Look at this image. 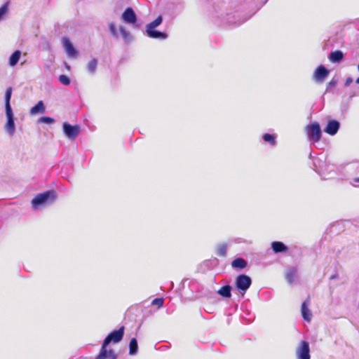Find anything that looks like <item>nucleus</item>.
<instances>
[{
    "instance_id": "nucleus-30",
    "label": "nucleus",
    "mask_w": 359,
    "mask_h": 359,
    "mask_svg": "<svg viewBox=\"0 0 359 359\" xmlns=\"http://www.w3.org/2000/svg\"><path fill=\"white\" fill-rule=\"evenodd\" d=\"M38 121H39V123L51 124V123H54L55 120L51 117L42 116L39 119Z\"/></svg>"
},
{
    "instance_id": "nucleus-21",
    "label": "nucleus",
    "mask_w": 359,
    "mask_h": 359,
    "mask_svg": "<svg viewBox=\"0 0 359 359\" xmlns=\"http://www.w3.org/2000/svg\"><path fill=\"white\" fill-rule=\"evenodd\" d=\"M12 95V88L9 87L5 93V109H12L11 106V98Z\"/></svg>"
},
{
    "instance_id": "nucleus-17",
    "label": "nucleus",
    "mask_w": 359,
    "mask_h": 359,
    "mask_svg": "<svg viewBox=\"0 0 359 359\" xmlns=\"http://www.w3.org/2000/svg\"><path fill=\"white\" fill-rule=\"evenodd\" d=\"M247 262L241 257L236 258L231 262V266L237 269H243L247 266Z\"/></svg>"
},
{
    "instance_id": "nucleus-16",
    "label": "nucleus",
    "mask_w": 359,
    "mask_h": 359,
    "mask_svg": "<svg viewBox=\"0 0 359 359\" xmlns=\"http://www.w3.org/2000/svg\"><path fill=\"white\" fill-rule=\"evenodd\" d=\"M231 285H225L217 291V294L224 298H230L231 297Z\"/></svg>"
},
{
    "instance_id": "nucleus-26",
    "label": "nucleus",
    "mask_w": 359,
    "mask_h": 359,
    "mask_svg": "<svg viewBox=\"0 0 359 359\" xmlns=\"http://www.w3.org/2000/svg\"><path fill=\"white\" fill-rule=\"evenodd\" d=\"M217 254L219 256L224 257L226 255V245L221 244L218 246L217 250Z\"/></svg>"
},
{
    "instance_id": "nucleus-41",
    "label": "nucleus",
    "mask_w": 359,
    "mask_h": 359,
    "mask_svg": "<svg viewBox=\"0 0 359 359\" xmlns=\"http://www.w3.org/2000/svg\"><path fill=\"white\" fill-rule=\"evenodd\" d=\"M358 70L359 72V64L358 65Z\"/></svg>"
},
{
    "instance_id": "nucleus-8",
    "label": "nucleus",
    "mask_w": 359,
    "mask_h": 359,
    "mask_svg": "<svg viewBox=\"0 0 359 359\" xmlns=\"http://www.w3.org/2000/svg\"><path fill=\"white\" fill-rule=\"evenodd\" d=\"M297 359H311L309 344L306 341L301 342L300 346L297 350Z\"/></svg>"
},
{
    "instance_id": "nucleus-38",
    "label": "nucleus",
    "mask_w": 359,
    "mask_h": 359,
    "mask_svg": "<svg viewBox=\"0 0 359 359\" xmlns=\"http://www.w3.org/2000/svg\"><path fill=\"white\" fill-rule=\"evenodd\" d=\"M355 95H356V94H355V93H353V94H352V95H351V97H353V96H355Z\"/></svg>"
},
{
    "instance_id": "nucleus-5",
    "label": "nucleus",
    "mask_w": 359,
    "mask_h": 359,
    "mask_svg": "<svg viewBox=\"0 0 359 359\" xmlns=\"http://www.w3.org/2000/svg\"><path fill=\"white\" fill-rule=\"evenodd\" d=\"M308 138L311 142H318L322 136V131L318 123L313 122L306 127Z\"/></svg>"
},
{
    "instance_id": "nucleus-28",
    "label": "nucleus",
    "mask_w": 359,
    "mask_h": 359,
    "mask_svg": "<svg viewBox=\"0 0 359 359\" xmlns=\"http://www.w3.org/2000/svg\"><path fill=\"white\" fill-rule=\"evenodd\" d=\"M109 32L110 33L115 37V38H118V32H117V29H116V25L114 22H110L109 24Z\"/></svg>"
},
{
    "instance_id": "nucleus-35",
    "label": "nucleus",
    "mask_w": 359,
    "mask_h": 359,
    "mask_svg": "<svg viewBox=\"0 0 359 359\" xmlns=\"http://www.w3.org/2000/svg\"><path fill=\"white\" fill-rule=\"evenodd\" d=\"M316 161L317 160H315L314 162H313V165H314V167H315V170L316 172H319V170H318V167L317 165V163H316Z\"/></svg>"
},
{
    "instance_id": "nucleus-33",
    "label": "nucleus",
    "mask_w": 359,
    "mask_h": 359,
    "mask_svg": "<svg viewBox=\"0 0 359 359\" xmlns=\"http://www.w3.org/2000/svg\"><path fill=\"white\" fill-rule=\"evenodd\" d=\"M351 184L354 187H359V177L353 178L351 181Z\"/></svg>"
},
{
    "instance_id": "nucleus-6",
    "label": "nucleus",
    "mask_w": 359,
    "mask_h": 359,
    "mask_svg": "<svg viewBox=\"0 0 359 359\" xmlns=\"http://www.w3.org/2000/svg\"><path fill=\"white\" fill-rule=\"evenodd\" d=\"M63 132L69 140H74L79 133L80 128L79 126H72L67 122L62 125Z\"/></svg>"
},
{
    "instance_id": "nucleus-27",
    "label": "nucleus",
    "mask_w": 359,
    "mask_h": 359,
    "mask_svg": "<svg viewBox=\"0 0 359 359\" xmlns=\"http://www.w3.org/2000/svg\"><path fill=\"white\" fill-rule=\"evenodd\" d=\"M8 10V2H6L0 7V20H2L4 16L7 13Z\"/></svg>"
},
{
    "instance_id": "nucleus-20",
    "label": "nucleus",
    "mask_w": 359,
    "mask_h": 359,
    "mask_svg": "<svg viewBox=\"0 0 359 359\" xmlns=\"http://www.w3.org/2000/svg\"><path fill=\"white\" fill-rule=\"evenodd\" d=\"M45 111V106L43 101H39L36 104H35L30 109V114L32 115L37 114L39 113H43Z\"/></svg>"
},
{
    "instance_id": "nucleus-18",
    "label": "nucleus",
    "mask_w": 359,
    "mask_h": 359,
    "mask_svg": "<svg viewBox=\"0 0 359 359\" xmlns=\"http://www.w3.org/2000/svg\"><path fill=\"white\" fill-rule=\"evenodd\" d=\"M21 56V51L19 50H15L9 57V65L11 67L15 66L20 60Z\"/></svg>"
},
{
    "instance_id": "nucleus-2",
    "label": "nucleus",
    "mask_w": 359,
    "mask_h": 359,
    "mask_svg": "<svg viewBox=\"0 0 359 359\" xmlns=\"http://www.w3.org/2000/svg\"><path fill=\"white\" fill-rule=\"evenodd\" d=\"M57 194L53 190H48L37 194L32 200V205L34 209H39L43 206L52 204L56 199Z\"/></svg>"
},
{
    "instance_id": "nucleus-14",
    "label": "nucleus",
    "mask_w": 359,
    "mask_h": 359,
    "mask_svg": "<svg viewBox=\"0 0 359 359\" xmlns=\"http://www.w3.org/2000/svg\"><path fill=\"white\" fill-rule=\"evenodd\" d=\"M297 278V268L292 266L289 268L285 273V279L288 284H294Z\"/></svg>"
},
{
    "instance_id": "nucleus-7",
    "label": "nucleus",
    "mask_w": 359,
    "mask_h": 359,
    "mask_svg": "<svg viewBox=\"0 0 359 359\" xmlns=\"http://www.w3.org/2000/svg\"><path fill=\"white\" fill-rule=\"evenodd\" d=\"M6 116V123L5 125V130L11 135H13L15 132V126L14 121V115L12 109H5Z\"/></svg>"
},
{
    "instance_id": "nucleus-4",
    "label": "nucleus",
    "mask_w": 359,
    "mask_h": 359,
    "mask_svg": "<svg viewBox=\"0 0 359 359\" xmlns=\"http://www.w3.org/2000/svg\"><path fill=\"white\" fill-rule=\"evenodd\" d=\"M252 285L251 278L244 273L239 274L235 280V286L238 291L243 296Z\"/></svg>"
},
{
    "instance_id": "nucleus-37",
    "label": "nucleus",
    "mask_w": 359,
    "mask_h": 359,
    "mask_svg": "<svg viewBox=\"0 0 359 359\" xmlns=\"http://www.w3.org/2000/svg\"><path fill=\"white\" fill-rule=\"evenodd\" d=\"M356 83L359 84V77L355 81Z\"/></svg>"
},
{
    "instance_id": "nucleus-32",
    "label": "nucleus",
    "mask_w": 359,
    "mask_h": 359,
    "mask_svg": "<svg viewBox=\"0 0 359 359\" xmlns=\"http://www.w3.org/2000/svg\"><path fill=\"white\" fill-rule=\"evenodd\" d=\"M152 305H156L158 308L162 307L163 305V298H155L151 302Z\"/></svg>"
},
{
    "instance_id": "nucleus-24",
    "label": "nucleus",
    "mask_w": 359,
    "mask_h": 359,
    "mask_svg": "<svg viewBox=\"0 0 359 359\" xmlns=\"http://www.w3.org/2000/svg\"><path fill=\"white\" fill-rule=\"evenodd\" d=\"M97 65V60L95 58L92 59L87 65L88 72L91 74H95L96 72Z\"/></svg>"
},
{
    "instance_id": "nucleus-19",
    "label": "nucleus",
    "mask_w": 359,
    "mask_h": 359,
    "mask_svg": "<svg viewBox=\"0 0 359 359\" xmlns=\"http://www.w3.org/2000/svg\"><path fill=\"white\" fill-rule=\"evenodd\" d=\"M344 58V54L341 50L331 52L329 59L332 62H339Z\"/></svg>"
},
{
    "instance_id": "nucleus-34",
    "label": "nucleus",
    "mask_w": 359,
    "mask_h": 359,
    "mask_svg": "<svg viewBox=\"0 0 359 359\" xmlns=\"http://www.w3.org/2000/svg\"><path fill=\"white\" fill-rule=\"evenodd\" d=\"M352 82H353L352 78L348 77L345 81V86H349Z\"/></svg>"
},
{
    "instance_id": "nucleus-13",
    "label": "nucleus",
    "mask_w": 359,
    "mask_h": 359,
    "mask_svg": "<svg viewBox=\"0 0 359 359\" xmlns=\"http://www.w3.org/2000/svg\"><path fill=\"white\" fill-rule=\"evenodd\" d=\"M309 300L306 299L302 304L301 306V313L302 318H304V320L307 322H310L312 318V313L309 309Z\"/></svg>"
},
{
    "instance_id": "nucleus-22",
    "label": "nucleus",
    "mask_w": 359,
    "mask_h": 359,
    "mask_svg": "<svg viewBox=\"0 0 359 359\" xmlns=\"http://www.w3.org/2000/svg\"><path fill=\"white\" fill-rule=\"evenodd\" d=\"M138 350L137 341L135 338H132L129 344V354L135 355Z\"/></svg>"
},
{
    "instance_id": "nucleus-3",
    "label": "nucleus",
    "mask_w": 359,
    "mask_h": 359,
    "mask_svg": "<svg viewBox=\"0 0 359 359\" xmlns=\"http://www.w3.org/2000/svg\"><path fill=\"white\" fill-rule=\"evenodd\" d=\"M162 22L163 18L161 15H159L154 21L147 25L146 33L149 37L159 39H165L168 38V34L165 32L155 29L162 23Z\"/></svg>"
},
{
    "instance_id": "nucleus-1",
    "label": "nucleus",
    "mask_w": 359,
    "mask_h": 359,
    "mask_svg": "<svg viewBox=\"0 0 359 359\" xmlns=\"http://www.w3.org/2000/svg\"><path fill=\"white\" fill-rule=\"evenodd\" d=\"M124 327L111 332L104 339L100 352L96 359H116L117 355L111 349L107 350V347L110 343L116 344L121 341L124 335Z\"/></svg>"
},
{
    "instance_id": "nucleus-11",
    "label": "nucleus",
    "mask_w": 359,
    "mask_h": 359,
    "mask_svg": "<svg viewBox=\"0 0 359 359\" xmlns=\"http://www.w3.org/2000/svg\"><path fill=\"white\" fill-rule=\"evenodd\" d=\"M340 128V123L337 120H330L327 122L324 132L330 135H334Z\"/></svg>"
},
{
    "instance_id": "nucleus-36",
    "label": "nucleus",
    "mask_w": 359,
    "mask_h": 359,
    "mask_svg": "<svg viewBox=\"0 0 359 359\" xmlns=\"http://www.w3.org/2000/svg\"><path fill=\"white\" fill-rule=\"evenodd\" d=\"M246 20H247V19H244L243 20H242V21L239 22L238 23V25H241V24L243 23L245 21H246Z\"/></svg>"
},
{
    "instance_id": "nucleus-39",
    "label": "nucleus",
    "mask_w": 359,
    "mask_h": 359,
    "mask_svg": "<svg viewBox=\"0 0 359 359\" xmlns=\"http://www.w3.org/2000/svg\"><path fill=\"white\" fill-rule=\"evenodd\" d=\"M335 278V276H332L331 279H334Z\"/></svg>"
},
{
    "instance_id": "nucleus-23",
    "label": "nucleus",
    "mask_w": 359,
    "mask_h": 359,
    "mask_svg": "<svg viewBox=\"0 0 359 359\" xmlns=\"http://www.w3.org/2000/svg\"><path fill=\"white\" fill-rule=\"evenodd\" d=\"M118 29H119V32L121 34V36H122L123 41L126 43L130 42L132 40V36L130 34V33L126 29V28L123 26H120Z\"/></svg>"
},
{
    "instance_id": "nucleus-12",
    "label": "nucleus",
    "mask_w": 359,
    "mask_h": 359,
    "mask_svg": "<svg viewBox=\"0 0 359 359\" xmlns=\"http://www.w3.org/2000/svg\"><path fill=\"white\" fill-rule=\"evenodd\" d=\"M63 46L69 57H74L77 55V51L74 48L72 43L70 41L69 38L65 36L62 38Z\"/></svg>"
},
{
    "instance_id": "nucleus-10",
    "label": "nucleus",
    "mask_w": 359,
    "mask_h": 359,
    "mask_svg": "<svg viewBox=\"0 0 359 359\" xmlns=\"http://www.w3.org/2000/svg\"><path fill=\"white\" fill-rule=\"evenodd\" d=\"M123 20L128 23L134 25L137 22V15L131 7L127 8L122 13Z\"/></svg>"
},
{
    "instance_id": "nucleus-29",
    "label": "nucleus",
    "mask_w": 359,
    "mask_h": 359,
    "mask_svg": "<svg viewBox=\"0 0 359 359\" xmlns=\"http://www.w3.org/2000/svg\"><path fill=\"white\" fill-rule=\"evenodd\" d=\"M58 79L59 81L63 85L68 86L70 84V79L65 74L60 75Z\"/></svg>"
},
{
    "instance_id": "nucleus-25",
    "label": "nucleus",
    "mask_w": 359,
    "mask_h": 359,
    "mask_svg": "<svg viewBox=\"0 0 359 359\" xmlns=\"http://www.w3.org/2000/svg\"><path fill=\"white\" fill-rule=\"evenodd\" d=\"M262 138L265 142H269L271 145H275L276 144V137L273 135L265 133L262 136Z\"/></svg>"
},
{
    "instance_id": "nucleus-9",
    "label": "nucleus",
    "mask_w": 359,
    "mask_h": 359,
    "mask_svg": "<svg viewBox=\"0 0 359 359\" xmlns=\"http://www.w3.org/2000/svg\"><path fill=\"white\" fill-rule=\"evenodd\" d=\"M329 74V70L323 65L318 66L314 72L313 77L316 82L323 83Z\"/></svg>"
},
{
    "instance_id": "nucleus-15",
    "label": "nucleus",
    "mask_w": 359,
    "mask_h": 359,
    "mask_svg": "<svg viewBox=\"0 0 359 359\" xmlns=\"http://www.w3.org/2000/svg\"><path fill=\"white\" fill-rule=\"evenodd\" d=\"M271 249L274 253H283L288 251V247L280 241H273L271 243Z\"/></svg>"
},
{
    "instance_id": "nucleus-40",
    "label": "nucleus",
    "mask_w": 359,
    "mask_h": 359,
    "mask_svg": "<svg viewBox=\"0 0 359 359\" xmlns=\"http://www.w3.org/2000/svg\"><path fill=\"white\" fill-rule=\"evenodd\" d=\"M309 158H312V155H311V154H310Z\"/></svg>"
},
{
    "instance_id": "nucleus-31",
    "label": "nucleus",
    "mask_w": 359,
    "mask_h": 359,
    "mask_svg": "<svg viewBox=\"0 0 359 359\" xmlns=\"http://www.w3.org/2000/svg\"><path fill=\"white\" fill-rule=\"evenodd\" d=\"M337 80H335L334 79H332L327 84V86H326V90L325 92L327 93V92H330L332 91V88L336 86L337 84Z\"/></svg>"
}]
</instances>
